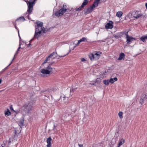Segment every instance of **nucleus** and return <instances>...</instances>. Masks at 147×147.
<instances>
[{"mask_svg": "<svg viewBox=\"0 0 147 147\" xmlns=\"http://www.w3.org/2000/svg\"><path fill=\"white\" fill-rule=\"evenodd\" d=\"M101 53L100 51H94L93 53H90L89 57L91 61L97 60L100 57Z\"/></svg>", "mask_w": 147, "mask_h": 147, "instance_id": "nucleus-1", "label": "nucleus"}, {"mask_svg": "<svg viewBox=\"0 0 147 147\" xmlns=\"http://www.w3.org/2000/svg\"><path fill=\"white\" fill-rule=\"evenodd\" d=\"M53 68L50 66H48L45 69H42L40 72L41 73V76L43 77L46 76V75L49 74L53 71Z\"/></svg>", "mask_w": 147, "mask_h": 147, "instance_id": "nucleus-2", "label": "nucleus"}, {"mask_svg": "<svg viewBox=\"0 0 147 147\" xmlns=\"http://www.w3.org/2000/svg\"><path fill=\"white\" fill-rule=\"evenodd\" d=\"M33 104L32 102H27L25 103L23 108L26 113H29L31 110Z\"/></svg>", "mask_w": 147, "mask_h": 147, "instance_id": "nucleus-3", "label": "nucleus"}, {"mask_svg": "<svg viewBox=\"0 0 147 147\" xmlns=\"http://www.w3.org/2000/svg\"><path fill=\"white\" fill-rule=\"evenodd\" d=\"M34 0H32L31 1H27V3L28 6L27 13L28 14L27 16L28 18L29 19V15L30 14L33 9V7L34 4Z\"/></svg>", "mask_w": 147, "mask_h": 147, "instance_id": "nucleus-4", "label": "nucleus"}, {"mask_svg": "<svg viewBox=\"0 0 147 147\" xmlns=\"http://www.w3.org/2000/svg\"><path fill=\"white\" fill-rule=\"evenodd\" d=\"M66 7V5L65 4H64L63 5V7L59 11H57L55 12V16L58 17H59L63 15L64 13L67 10Z\"/></svg>", "mask_w": 147, "mask_h": 147, "instance_id": "nucleus-5", "label": "nucleus"}, {"mask_svg": "<svg viewBox=\"0 0 147 147\" xmlns=\"http://www.w3.org/2000/svg\"><path fill=\"white\" fill-rule=\"evenodd\" d=\"M56 55H57V53L56 52H53L50 54L46 58V59L44 61L43 64L47 62L48 61H49L52 59L55 58V57H56Z\"/></svg>", "mask_w": 147, "mask_h": 147, "instance_id": "nucleus-6", "label": "nucleus"}, {"mask_svg": "<svg viewBox=\"0 0 147 147\" xmlns=\"http://www.w3.org/2000/svg\"><path fill=\"white\" fill-rule=\"evenodd\" d=\"M37 24V28H36V32L37 31V30H45V28L42 26L43 23L42 22H36Z\"/></svg>", "mask_w": 147, "mask_h": 147, "instance_id": "nucleus-7", "label": "nucleus"}, {"mask_svg": "<svg viewBox=\"0 0 147 147\" xmlns=\"http://www.w3.org/2000/svg\"><path fill=\"white\" fill-rule=\"evenodd\" d=\"M145 100L147 101V93L142 94L140 101V102L141 104H142Z\"/></svg>", "mask_w": 147, "mask_h": 147, "instance_id": "nucleus-8", "label": "nucleus"}, {"mask_svg": "<svg viewBox=\"0 0 147 147\" xmlns=\"http://www.w3.org/2000/svg\"><path fill=\"white\" fill-rule=\"evenodd\" d=\"M45 32V30H37V31L36 32V30L35 31L34 37L35 38L38 39V38L40 36V34L41 33H44Z\"/></svg>", "mask_w": 147, "mask_h": 147, "instance_id": "nucleus-9", "label": "nucleus"}, {"mask_svg": "<svg viewBox=\"0 0 147 147\" xmlns=\"http://www.w3.org/2000/svg\"><path fill=\"white\" fill-rule=\"evenodd\" d=\"M126 34V42L128 44H129L132 41L134 40L135 39L131 36H129L127 34V32Z\"/></svg>", "mask_w": 147, "mask_h": 147, "instance_id": "nucleus-10", "label": "nucleus"}, {"mask_svg": "<svg viewBox=\"0 0 147 147\" xmlns=\"http://www.w3.org/2000/svg\"><path fill=\"white\" fill-rule=\"evenodd\" d=\"M113 22L112 21H109V22L105 25V28L106 29H112L113 27Z\"/></svg>", "mask_w": 147, "mask_h": 147, "instance_id": "nucleus-11", "label": "nucleus"}, {"mask_svg": "<svg viewBox=\"0 0 147 147\" xmlns=\"http://www.w3.org/2000/svg\"><path fill=\"white\" fill-rule=\"evenodd\" d=\"M100 82V78H97L96 80L94 81L93 83H90V84L91 85L96 86V85L99 84Z\"/></svg>", "mask_w": 147, "mask_h": 147, "instance_id": "nucleus-12", "label": "nucleus"}, {"mask_svg": "<svg viewBox=\"0 0 147 147\" xmlns=\"http://www.w3.org/2000/svg\"><path fill=\"white\" fill-rule=\"evenodd\" d=\"M94 8L91 5L90 7L88 8L86 11H85V14H87L91 12Z\"/></svg>", "mask_w": 147, "mask_h": 147, "instance_id": "nucleus-13", "label": "nucleus"}, {"mask_svg": "<svg viewBox=\"0 0 147 147\" xmlns=\"http://www.w3.org/2000/svg\"><path fill=\"white\" fill-rule=\"evenodd\" d=\"M142 15V14L140 13L139 11H136L135 12V14L134 15L133 17L136 19H138L141 17Z\"/></svg>", "mask_w": 147, "mask_h": 147, "instance_id": "nucleus-14", "label": "nucleus"}, {"mask_svg": "<svg viewBox=\"0 0 147 147\" xmlns=\"http://www.w3.org/2000/svg\"><path fill=\"white\" fill-rule=\"evenodd\" d=\"M52 140V139L51 137H49L48 138L47 140V147H51V142Z\"/></svg>", "mask_w": 147, "mask_h": 147, "instance_id": "nucleus-15", "label": "nucleus"}, {"mask_svg": "<svg viewBox=\"0 0 147 147\" xmlns=\"http://www.w3.org/2000/svg\"><path fill=\"white\" fill-rule=\"evenodd\" d=\"M100 0H95L93 4L92 5V6L94 8L98 6Z\"/></svg>", "mask_w": 147, "mask_h": 147, "instance_id": "nucleus-16", "label": "nucleus"}, {"mask_svg": "<svg viewBox=\"0 0 147 147\" xmlns=\"http://www.w3.org/2000/svg\"><path fill=\"white\" fill-rule=\"evenodd\" d=\"M125 55L123 53H120L119 57L118 59L119 60H121L122 59H124L125 57Z\"/></svg>", "mask_w": 147, "mask_h": 147, "instance_id": "nucleus-17", "label": "nucleus"}, {"mask_svg": "<svg viewBox=\"0 0 147 147\" xmlns=\"http://www.w3.org/2000/svg\"><path fill=\"white\" fill-rule=\"evenodd\" d=\"M146 40H147V35L142 36L140 38V41L144 42H145Z\"/></svg>", "mask_w": 147, "mask_h": 147, "instance_id": "nucleus-18", "label": "nucleus"}, {"mask_svg": "<svg viewBox=\"0 0 147 147\" xmlns=\"http://www.w3.org/2000/svg\"><path fill=\"white\" fill-rule=\"evenodd\" d=\"M11 115V113L9 111L8 109H7L5 111V115L6 117H7Z\"/></svg>", "mask_w": 147, "mask_h": 147, "instance_id": "nucleus-19", "label": "nucleus"}, {"mask_svg": "<svg viewBox=\"0 0 147 147\" xmlns=\"http://www.w3.org/2000/svg\"><path fill=\"white\" fill-rule=\"evenodd\" d=\"M111 84L113 83L114 82L117 80V78L116 77L114 78H111L109 80Z\"/></svg>", "mask_w": 147, "mask_h": 147, "instance_id": "nucleus-20", "label": "nucleus"}, {"mask_svg": "<svg viewBox=\"0 0 147 147\" xmlns=\"http://www.w3.org/2000/svg\"><path fill=\"white\" fill-rule=\"evenodd\" d=\"M125 142V140L123 138H122L119 141L118 145L120 146L124 144Z\"/></svg>", "mask_w": 147, "mask_h": 147, "instance_id": "nucleus-21", "label": "nucleus"}, {"mask_svg": "<svg viewBox=\"0 0 147 147\" xmlns=\"http://www.w3.org/2000/svg\"><path fill=\"white\" fill-rule=\"evenodd\" d=\"M88 2V0H84L81 5V7H83L86 5Z\"/></svg>", "mask_w": 147, "mask_h": 147, "instance_id": "nucleus-22", "label": "nucleus"}, {"mask_svg": "<svg viewBox=\"0 0 147 147\" xmlns=\"http://www.w3.org/2000/svg\"><path fill=\"white\" fill-rule=\"evenodd\" d=\"M25 20V19L23 17H19V18L17 19L16 20V21H21V22H23Z\"/></svg>", "mask_w": 147, "mask_h": 147, "instance_id": "nucleus-23", "label": "nucleus"}, {"mask_svg": "<svg viewBox=\"0 0 147 147\" xmlns=\"http://www.w3.org/2000/svg\"><path fill=\"white\" fill-rule=\"evenodd\" d=\"M24 119H22L20 120L19 123V125L20 127H22L24 125Z\"/></svg>", "mask_w": 147, "mask_h": 147, "instance_id": "nucleus-24", "label": "nucleus"}, {"mask_svg": "<svg viewBox=\"0 0 147 147\" xmlns=\"http://www.w3.org/2000/svg\"><path fill=\"white\" fill-rule=\"evenodd\" d=\"M122 14L123 13L122 11H119L117 13L116 16L119 18H120L122 16Z\"/></svg>", "mask_w": 147, "mask_h": 147, "instance_id": "nucleus-25", "label": "nucleus"}, {"mask_svg": "<svg viewBox=\"0 0 147 147\" xmlns=\"http://www.w3.org/2000/svg\"><path fill=\"white\" fill-rule=\"evenodd\" d=\"M104 84L107 86H108L110 83L109 80H104L103 81Z\"/></svg>", "mask_w": 147, "mask_h": 147, "instance_id": "nucleus-26", "label": "nucleus"}, {"mask_svg": "<svg viewBox=\"0 0 147 147\" xmlns=\"http://www.w3.org/2000/svg\"><path fill=\"white\" fill-rule=\"evenodd\" d=\"M80 43L84 41H87L86 38L85 37H83L81 39L78 40Z\"/></svg>", "mask_w": 147, "mask_h": 147, "instance_id": "nucleus-27", "label": "nucleus"}, {"mask_svg": "<svg viewBox=\"0 0 147 147\" xmlns=\"http://www.w3.org/2000/svg\"><path fill=\"white\" fill-rule=\"evenodd\" d=\"M118 115L120 119H122L123 118V113L122 112H119L118 113Z\"/></svg>", "mask_w": 147, "mask_h": 147, "instance_id": "nucleus-28", "label": "nucleus"}, {"mask_svg": "<svg viewBox=\"0 0 147 147\" xmlns=\"http://www.w3.org/2000/svg\"><path fill=\"white\" fill-rule=\"evenodd\" d=\"M20 46H21V44H20H20H19V47L18 48V49H17L16 53H15V55H14V56H16L17 55V54L18 53V52H19V49H20L21 48L20 47Z\"/></svg>", "mask_w": 147, "mask_h": 147, "instance_id": "nucleus-29", "label": "nucleus"}, {"mask_svg": "<svg viewBox=\"0 0 147 147\" xmlns=\"http://www.w3.org/2000/svg\"><path fill=\"white\" fill-rule=\"evenodd\" d=\"M83 8V7H81V6L80 7H79L78 8H76V11H80L81 10V9Z\"/></svg>", "mask_w": 147, "mask_h": 147, "instance_id": "nucleus-30", "label": "nucleus"}, {"mask_svg": "<svg viewBox=\"0 0 147 147\" xmlns=\"http://www.w3.org/2000/svg\"><path fill=\"white\" fill-rule=\"evenodd\" d=\"M14 26H15V27L16 28V29L18 30L19 37L20 38V34H19V30L18 29V28H17V27L16 26V25H14Z\"/></svg>", "mask_w": 147, "mask_h": 147, "instance_id": "nucleus-31", "label": "nucleus"}, {"mask_svg": "<svg viewBox=\"0 0 147 147\" xmlns=\"http://www.w3.org/2000/svg\"><path fill=\"white\" fill-rule=\"evenodd\" d=\"M14 26H15V27L16 28V29L18 30L19 37L20 38V34H19V30L18 29V28H17V27L16 26V25H14Z\"/></svg>", "mask_w": 147, "mask_h": 147, "instance_id": "nucleus-32", "label": "nucleus"}, {"mask_svg": "<svg viewBox=\"0 0 147 147\" xmlns=\"http://www.w3.org/2000/svg\"><path fill=\"white\" fill-rule=\"evenodd\" d=\"M66 55H64L63 56H59L58 57H57V58L58 59H59L60 58V57H64Z\"/></svg>", "mask_w": 147, "mask_h": 147, "instance_id": "nucleus-33", "label": "nucleus"}, {"mask_svg": "<svg viewBox=\"0 0 147 147\" xmlns=\"http://www.w3.org/2000/svg\"><path fill=\"white\" fill-rule=\"evenodd\" d=\"M113 36L114 37L117 39L118 38H119V36L118 35H114Z\"/></svg>", "mask_w": 147, "mask_h": 147, "instance_id": "nucleus-34", "label": "nucleus"}, {"mask_svg": "<svg viewBox=\"0 0 147 147\" xmlns=\"http://www.w3.org/2000/svg\"><path fill=\"white\" fill-rule=\"evenodd\" d=\"M76 88L74 89H71L70 92H74V91L75 90Z\"/></svg>", "mask_w": 147, "mask_h": 147, "instance_id": "nucleus-35", "label": "nucleus"}, {"mask_svg": "<svg viewBox=\"0 0 147 147\" xmlns=\"http://www.w3.org/2000/svg\"><path fill=\"white\" fill-rule=\"evenodd\" d=\"M10 110H12V111H14V112H15V111L13 110V107H12V105H11L10 106Z\"/></svg>", "mask_w": 147, "mask_h": 147, "instance_id": "nucleus-36", "label": "nucleus"}, {"mask_svg": "<svg viewBox=\"0 0 147 147\" xmlns=\"http://www.w3.org/2000/svg\"><path fill=\"white\" fill-rule=\"evenodd\" d=\"M79 147H82L83 145L82 144H78Z\"/></svg>", "mask_w": 147, "mask_h": 147, "instance_id": "nucleus-37", "label": "nucleus"}, {"mask_svg": "<svg viewBox=\"0 0 147 147\" xmlns=\"http://www.w3.org/2000/svg\"><path fill=\"white\" fill-rule=\"evenodd\" d=\"M86 60L84 58H82L81 59V61H84Z\"/></svg>", "mask_w": 147, "mask_h": 147, "instance_id": "nucleus-38", "label": "nucleus"}, {"mask_svg": "<svg viewBox=\"0 0 147 147\" xmlns=\"http://www.w3.org/2000/svg\"><path fill=\"white\" fill-rule=\"evenodd\" d=\"M80 43V42H79L78 41L77 43L76 44V45L78 46Z\"/></svg>", "mask_w": 147, "mask_h": 147, "instance_id": "nucleus-39", "label": "nucleus"}, {"mask_svg": "<svg viewBox=\"0 0 147 147\" xmlns=\"http://www.w3.org/2000/svg\"><path fill=\"white\" fill-rule=\"evenodd\" d=\"M30 45H31V44H30V43H29L28 45V47H30Z\"/></svg>", "mask_w": 147, "mask_h": 147, "instance_id": "nucleus-40", "label": "nucleus"}, {"mask_svg": "<svg viewBox=\"0 0 147 147\" xmlns=\"http://www.w3.org/2000/svg\"><path fill=\"white\" fill-rule=\"evenodd\" d=\"M2 80L1 79H0V84L1 83Z\"/></svg>", "mask_w": 147, "mask_h": 147, "instance_id": "nucleus-41", "label": "nucleus"}, {"mask_svg": "<svg viewBox=\"0 0 147 147\" xmlns=\"http://www.w3.org/2000/svg\"><path fill=\"white\" fill-rule=\"evenodd\" d=\"M145 6H146V8H147V3H146L145 4Z\"/></svg>", "mask_w": 147, "mask_h": 147, "instance_id": "nucleus-42", "label": "nucleus"}, {"mask_svg": "<svg viewBox=\"0 0 147 147\" xmlns=\"http://www.w3.org/2000/svg\"><path fill=\"white\" fill-rule=\"evenodd\" d=\"M120 146H119V145H118L116 147H120Z\"/></svg>", "mask_w": 147, "mask_h": 147, "instance_id": "nucleus-43", "label": "nucleus"}, {"mask_svg": "<svg viewBox=\"0 0 147 147\" xmlns=\"http://www.w3.org/2000/svg\"><path fill=\"white\" fill-rule=\"evenodd\" d=\"M12 61H11V63H10L9 64V65H10L11 64V63H12Z\"/></svg>", "mask_w": 147, "mask_h": 147, "instance_id": "nucleus-44", "label": "nucleus"}, {"mask_svg": "<svg viewBox=\"0 0 147 147\" xmlns=\"http://www.w3.org/2000/svg\"><path fill=\"white\" fill-rule=\"evenodd\" d=\"M2 146V147H4L3 146Z\"/></svg>", "mask_w": 147, "mask_h": 147, "instance_id": "nucleus-45", "label": "nucleus"}, {"mask_svg": "<svg viewBox=\"0 0 147 147\" xmlns=\"http://www.w3.org/2000/svg\"><path fill=\"white\" fill-rule=\"evenodd\" d=\"M14 57H13V60L14 59Z\"/></svg>", "mask_w": 147, "mask_h": 147, "instance_id": "nucleus-46", "label": "nucleus"}, {"mask_svg": "<svg viewBox=\"0 0 147 147\" xmlns=\"http://www.w3.org/2000/svg\"><path fill=\"white\" fill-rule=\"evenodd\" d=\"M54 127H55V125H54Z\"/></svg>", "mask_w": 147, "mask_h": 147, "instance_id": "nucleus-47", "label": "nucleus"}]
</instances>
